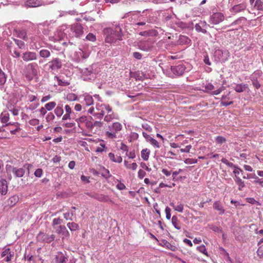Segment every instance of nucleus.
<instances>
[{
  "label": "nucleus",
  "mask_w": 263,
  "mask_h": 263,
  "mask_svg": "<svg viewBox=\"0 0 263 263\" xmlns=\"http://www.w3.org/2000/svg\"><path fill=\"white\" fill-rule=\"evenodd\" d=\"M103 32L106 35L105 42L106 43H111L117 40H122V30L119 27H116L115 30H114L111 28H105Z\"/></svg>",
  "instance_id": "f257e3e1"
},
{
  "label": "nucleus",
  "mask_w": 263,
  "mask_h": 263,
  "mask_svg": "<svg viewBox=\"0 0 263 263\" xmlns=\"http://www.w3.org/2000/svg\"><path fill=\"white\" fill-rule=\"evenodd\" d=\"M123 128L120 122H115L109 125L105 132V136L110 139H116L119 138L118 134Z\"/></svg>",
  "instance_id": "f03ea898"
},
{
  "label": "nucleus",
  "mask_w": 263,
  "mask_h": 263,
  "mask_svg": "<svg viewBox=\"0 0 263 263\" xmlns=\"http://www.w3.org/2000/svg\"><path fill=\"white\" fill-rule=\"evenodd\" d=\"M37 65L34 63L25 65L23 69V75L28 81H31L37 75Z\"/></svg>",
  "instance_id": "7ed1b4c3"
},
{
  "label": "nucleus",
  "mask_w": 263,
  "mask_h": 263,
  "mask_svg": "<svg viewBox=\"0 0 263 263\" xmlns=\"http://www.w3.org/2000/svg\"><path fill=\"white\" fill-rule=\"evenodd\" d=\"M108 114L111 112V107L108 104H97L96 106V112L94 117L97 119H101L104 116L105 112Z\"/></svg>",
  "instance_id": "20e7f679"
},
{
  "label": "nucleus",
  "mask_w": 263,
  "mask_h": 263,
  "mask_svg": "<svg viewBox=\"0 0 263 263\" xmlns=\"http://www.w3.org/2000/svg\"><path fill=\"white\" fill-rule=\"evenodd\" d=\"M76 121L77 122L78 126L81 128H82L83 126H85L87 129L91 130L93 127V123L91 121L88 120L85 116H82L79 118L76 119Z\"/></svg>",
  "instance_id": "39448f33"
},
{
  "label": "nucleus",
  "mask_w": 263,
  "mask_h": 263,
  "mask_svg": "<svg viewBox=\"0 0 263 263\" xmlns=\"http://www.w3.org/2000/svg\"><path fill=\"white\" fill-rule=\"evenodd\" d=\"M37 238L39 241L49 243L54 240V236L53 234H46L44 231H40Z\"/></svg>",
  "instance_id": "423d86ee"
},
{
  "label": "nucleus",
  "mask_w": 263,
  "mask_h": 263,
  "mask_svg": "<svg viewBox=\"0 0 263 263\" xmlns=\"http://www.w3.org/2000/svg\"><path fill=\"white\" fill-rule=\"evenodd\" d=\"M6 170L7 171L12 172L16 177H23L25 173V171L24 168H17L12 166L11 165H6Z\"/></svg>",
  "instance_id": "0eeeda50"
},
{
  "label": "nucleus",
  "mask_w": 263,
  "mask_h": 263,
  "mask_svg": "<svg viewBox=\"0 0 263 263\" xmlns=\"http://www.w3.org/2000/svg\"><path fill=\"white\" fill-rule=\"evenodd\" d=\"M224 20V15L220 12L214 13L210 17V22L213 24H218Z\"/></svg>",
  "instance_id": "6e6552de"
},
{
  "label": "nucleus",
  "mask_w": 263,
  "mask_h": 263,
  "mask_svg": "<svg viewBox=\"0 0 263 263\" xmlns=\"http://www.w3.org/2000/svg\"><path fill=\"white\" fill-rule=\"evenodd\" d=\"M22 58L25 62L35 61L37 59V55L34 52L26 51L22 54Z\"/></svg>",
  "instance_id": "1a4fd4ad"
},
{
  "label": "nucleus",
  "mask_w": 263,
  "mask_h": 263,
  "mask_svg": "<svg viewBox=\"0 0 263 263\" xmlns=\"http://www.w3.org/2000/svg\"><path fill=\"white\" fill-rule=\"evenodd\" d=\"M48 64L49 68L54 71L60 69L62 65L61 61L58 58L52 59Z\"/></svg>",
  "instance_id": "9d476101"
},
{
  "label": "nucleus",
  "mask_w": 263,
  "mask_h": 263,
  "mask_svg": "<svg viewBox=\"0 0 263 263\" xmlns=\"http://www.w3.org/2000/svg\"><path fill=\"white\" fill-rule=\"evenodd\" d=\"M71 29L75 33V36L77 37H81L84 33L83 28L80 24L73 25Z\"/></svg>",
  "instance_id": "9b49d317"
},
{
  "label": "nucleus",
  "mask_w": 263,
  "mask_h": 263,
  "mask_svg": "<svg viewBox=\"0 0 263 263\" xmlns=\"http://www.w3.org/2000/svg\"><path fill=\"white\" fill-rule=\"evenodd\" d=\"M185 70V67L184 65L182 64H179L177 66L171 67V71L176 76L182 75L184 73Z\"/></svg>",
  "instance_id": "f8f14e48"
},
{
  "label": "nucleus",
  "mask_w": 263,
  "mask_h": 263,
  "mask_svg": "<svg viewBox=\"0 0 263 263\" xmlns=\"http://www.w3.org/2000/svg\"><path fill=\"white\" fill-rule=\"evenodd\" d=\"M53 227L54 229L58 230H63L66 229V227L64 226L63 220L60 218H54L53 220Z\"/></svg>",
  "instance_id": "ddd939ff"
},
{
  "label": "nucleus",
  "mask_w": 263,
  "mask_h": 263,
  "mask_svg": "<svg viewBox=\"0 0 263 263\" xmlns=\"http://www.w3.org/2000/svg\"><path fill=\"white\" fill-rule=\"evenodd\" d=\"M142 135L143 137L145 138L147 142L151 143V144L156 148H160V145L159 143L155 139L152 138L150 135H148L147 133L145 132L142 133Z\"/></svg>",
  "instance_id": "4468645a"
},
{
  "label": "nucleus",
  "mask_w": 263,
  "mask_h": 263,
  "mask_svg": "<svg viewBox=\"0 0 263 263\" xmlns=\"http://www.w3.org/2000/svg\"><path fill=\"white\" fill-rule=\"evenodd\" d=\"M8 192V183L6 179L0 180V193L1 195H5Z\"/></svg>",
  "instance_id": "2eb2a0df"
},
{
  "label": "nucleus",
  "mask_w": 263,
  "mask_h": 263,
  "mask_svg": "<svg viewBox=\"0 0 263 263\" xmlns=\"http://www.w3.org/2000/svg\"><path fill=\"white\" fill-rule=\"evenodd\" d=\"M0 119L2 123L5 124L3 126H6L8 125L11 124V122L8 123L9 120V114L6 111H3L1 113Z\"/></svg>",
  "instance_id": "dca6fc26"
},
{
  "label": "nucleus",
  "mask_w": 263,
  "mask_h": 263,
  "mask_svg": "<svg viewBox=\"0 0 263 263\" xmlns=\"http://www.w3.org/2000/svg\"><path fill=\"white\" fill-rule=\"evenodd\" d=\"M213 209L217 211L219 215H223L225 212L223 206L220 201H216L213 205Z\"/></svg>",
  "instance_id": "f3484780"
},
{
  "label": "nucleus",
  "mask_w": 263,
  "mask_h": 263,
  "mask_svg": "<svg viewBox=\"0 0 263 263\" xmlns=\"http://www.w3.org/2000/svg\"><path fill=\"white\" fill-rule=\"evenodd\" d=\"M56 263H65L67 260V257L62 252H59L55 256Z\"/></svg>",
  "instance_id": "a211bd4d"
},
{
  "label": "nucleus",
  "mask_w": 263,
  "mask_h": 263,
  "mask_svg": "<svg viewBox=\"0 0 263 263\" xmlns=\"http://www.w3.org/2000/svg\"><path fill=\"white\" fill-rule=\"evenodd\" d=\"M41 2L39 0H27L25 3L26 7H36L41 5Z\"/></svg>",
  "instance_id": "6ab92c4d"
},
{
  "label": "nucleus",
  "mask_w": 263,
  "mask_h": 263,
  "mask_svg": "<svg viewBox=\"0 0 263 263\" xmlns=\"http://www.w3.org/2000/svg\"><path fill=\"white\" fill-rule=\"evenodd\" d=\"M66 111L65 114L62 117V120L64 121L70 120V116L72 112L71 108L69 105H66L64 107Z\"/></svg>",
  "instance_id": "aec40b11"
},
{
  "label": "nucleus",
  "mask_w": 263,
  "mask_h": 263,
  "mask_svg": "<svg viewBox=\"0 0 263 263\" xmlns=\"http://www.w3.org/2000/svg\"><path fill=\"white\" fill-rule=\"evenodd\" d=\"M114 119H118V116L111 111V112L104 116V120L106 122H110Z\"/></svg>",
  "instance_id": "412c9836"
},
{
  "label": "nucleus",
  "mask_w": 263,
  "mask_h": 263,
  "mask_svg": "<svg viewBox=\"0 0 263 263\" xmlns=\"http://www.w3.org/2000/svg\"><path fill=\"white\" fill-rule=\"evenodd\" d=\"M108 157L111 161L114 162L120 163L122 161V158L121 156L115 155L112 153L108 154Z\"/></svg>",
  "instance_id": "4be33fe9"
},
{
  "label": "nucleus",
  "mask_w": 263,
  "mask_h": 263,
  "mask_svg": "<svg viewBox=\"0 0 263 263\" xmlns=\"http://www.w3.org/2000/svg\"><path fill=\"white\" fill-rule=\"evenodd\" d=\"M161 245L172 251L175 252L177 250V248L175 246L171 244L167 240L164 239L162 240Z\"/></svg>",
  "instance_id": "5701e85b"
},
{
  "label": "nucleus",
  "mask_w": 263,
  "mask_h": 263,
  "mask_svg": "<svg viewBox=\"0 0 263 263\" xmlns=\"http://www.w3.org/2000/svg\"><path fill=\"white\" fill-rule=\"evenodd\" d=\"M234 179L236 184L238 186V190L241 191L242 189L245 186L244 181L238 176H234Z\"/></svg>",
  "instance_id": "b1692460"
},
{
  "label": "nucleus",
  "mask_w": 263,
  "mask_h": 263,
  "mask_svg": "<svg viewBox=\"0 0 263 263\" xmlns=\"http://www.w3.org/2000/svg\"><path fill=\"white\" fill-rule=\"evenodd\" d=\"M124 164L125 167L127 169L132 170L133 171H135L137 168L138 165L136 163H129L127 160H125L124 161Z\"/></svg>",
  "instance_id": "393cba45"
},
{
  "label": "nucleus",
  "mask_w": 263,
  "mask_h": 263,
  "mask_svg": "<svg viewBox=\"0 0 263 263\" xmlns=\"http://www.w3.org/2000/svg\"><path fill=\"white\" fill-rule=\"evenodd\" d=\"M254 8L259 11L262 15L263 12V2L261 0H256L255 1Z\"/></svg>",
  "instance_id": "a878e982"
},
{
  "label": "nucleus",
  "mask_w": 263,
  "mask_h": 263,
  "mask_svg": "<svg viewBox=\"0 0 263 263\" xmlns=\"http://www.w3.org/2000/svg\"><path fill=\"white\" fill-rule=\"evenodd\" d=\"M18 201V196H12L10 197L7 200L8 205L12 207L15 205Z\"/></svg>",
  "instance_id": "bb28decb"
},
{
  "label": "nucleus",
  "mask_w": 263,
  "mask_h": 263,
  "mask_svg": "<svg viewBox=\"0 0 263 263\" xmlns=\"http://www.w3.org/2000/svg\"><path fill=\"white\" fill-rule=\"evenodd\" d=\"M246 8V6L243 4H240L238 5H235L232 8V11L235 13H238L242 10H245Z\"/></svg>",
  "instance_id": "cd10ccee"
},
{
  "label": "nucleus",
  "mask_w": 263,
  "mask_h": 263,
  "mask_svg": "<svg viewBox=\"0 0 263 263\" xmlns=\"http://www.w3.org/2000/svg\"><path fill=\"white\" fill-rule=\"evenodd\" d=\"M150 153V150L147 148L142 149L141 152V156L142 159L144 160V161L148 160Z\"/></svg>",
  "instance_id": "c85d7f7f"
},
{
  "label": "nucleus",
  "mask_w": 263,
  "mask_h": 263,
  "mask_svg": "<svg viewBox=\"0 0 263 263\" xmlns=\"http://www.w3.org/2000/svg\"><path fill=\"white\" fill-rule=\"evenodd\" d=\"M248 88V86L246 84H237L234 87V90L237 92H241L245 90L246 89Z\"/></svg>",
  "instance_id": "c756f323"
},
{
  "label": "nucleus",
  "mask_w": 263,
  "mask_h": 263,
  "mask_svg": "<svg viewBox=\"0 0 263 263\" xmlns=\"http://www.w3.org/2000/svg\"><path fill=\"white\" fill-rule=\"evenodd\" d=\"M172 222L174 227L178 230L181 229V224L180 221L178 220V218L176 216H173L172 218Z\"/></svg>",
  "instance_id": "7c9ffc66"
},
{
  "label": "nucleus",
  "mask_w": 263,
  "mask_h": 263,
  "mask_svg": "<svg viewBox=\"0 0 263 263\" xmlns=\"http://www.w3.org/2000/svg\"><path fill=\"white\" fill-rule=\"evenodd\" d=\"M54 112L58 117H61L64 113V110L63 109L62 105L60 106L59 105L57 106L54 109Z\"/></svg>",
  "instance_id": "2f4dec72"
},
{
  "label": "nucleus",
  "mask_w": 263,
  "mask_h": 263,
  "mask_svg": "<svg viewBox=\"0 0 263 263\" xmlns=\"http://www.w3.org/2000/svg\"><path fill=\"white\" fill-rule=\"evenodd\" d=\"M258 245L259 247L257 251V254L259 256L263 257V238L260 239Z\"/></svg>",
  "instance_id": "473e14b6"
},
{
  "label": "nucleus",
  "mask_w": 263,
  "mask_h": 263,
  "mask_svg": "<svg viewBox=\"0 0 263 263\" xmlns=\"http://www.w3.org/2000/svg\"><path fill=\"white\" fill-rule=\"evenodd\" d=\"M40 55L43 58H47L50 56V52L47 49H42L40 51Z\"/></svg>",
  "instance_id": "72a5a7b5"
},
{
  "label": "nucleus",
  "mask_w": 263,
  "mask_h": 263,
  "mask_svg": "<svg viewBox=\"0 0 263 263\" xmlns=\"http://www.w3.org/2000/svg\"><path fill=\"white\" fill-rule=\"evenodd\" d=\"M233 234L237 240L240 241L243 240L244 236L241 231H234Z\"/></svg>",
  "instance_id": "f704fd0d"
},
{
  "label": "nucleus",
  "mask_w": 263,
  "mask_h": 263,
  "mask_svg": "<svg viewBox=\"0 0 263 263\" xmlns=\"http://www.w3.org/2000/svg\"><path fill=\"white\" fill-rule=\"evenodd\" d=\"M170 205L172 206L175 211H177L180 213L183 212L184 206L183 204L182 203H180L178 205L175 206L174 203L172 202L170 203Z\"/></svg>",
  "instance_id": "c9c22d12"
},
{
  "label": "nucleus",
  "mask_w": 263,
  "mask_h": 263,
  "mask_svg": "<svg viewBox=\"0 0 263 263\" xmlns=\"http://www.w3.org/2000/svg\"><path fill=\"white\" fill-rule=\"evenodd\" d=\"M84 101L87 106H90L93 103V99L92 96L90 95H87L84 97Z\"/></svg>",
  "instance_id": "e433bc0d"
},
{
  "label": "nucleus",
  "mask_w": 263,
  "mask_h": 263,
  "mask_svg": "<svg viewBox=\"0 0 263 263\" xmlns=\"http://www.w3.org/2000/svg\"><path fill=\"white\" fill-rule=\"evenodd\" d=\"M55 106L56 103L55 102H50L45 105V107L48 111L52 110L55 107Z\"/></svg>",
  "instance_id": "4c0bfd02"
},
{
  "label": "nucleus",
  "mask_w": 263,
  "mask_h": 263,
  "mask_svg": "<svg viewBox=\"0 0 263 263\" xmlns=\"http://www.w3.org/2000/svg\"><path fill=\"white\" fill-rule=\"evenodd\" d=\"M6 81V77L5 73L0 68V86L5 84Z\"/></svg>",
  "instance_id": "58836bf2"
},
{
  "label": "nucleus",
  "mask_w": 263,
  "mask_h": 263,
  "mask_svg": "<svg viewBox=\"0 0 263 263\" xmlns=\"http://www.w3.org/2000/svg\"><path fill=\"white\" fill-rule=\"evenodd\" d=\"M97 200L100 201L106 202L108 200L107 196L104 195H96L95 197Z\"/></svg>",
  "instance_id": "ea45409f"
},
{
  "label": "nucleus",
  "mask_w": 263,
  "mask_h": 263,
  "mask_svg": "<svg viewBox=\"0 0 263 263\" xmlns=\"http://www.w3.org/2000/svg\"><path fill=\"white\" fill-rule=\"evenodd\" d=\"M67 226L70 230H76L79 228L78 224L74 222H68Z\"/></svg>",
  "instance_id": "a19ab883"
},
{
  "label": "nucleus",
  "mask_w": 263,
  "mask_h": 263,
  "mask_svg": "<svg viewBox=\"0 0 263 263\" xmlns=\"http://www.w3.org/2000/svg\"><path fill=\"white\" fill-rule=\"evenodd\" d=\"M66 99L69 101H73L78 100V97L74 93H70L67 95Z\"/></svg>",
  "instance_id": "79ce46f5"
},
{
  "label": "nucleus",
  "mask_w": 263,
  "mask_h": 263,
  "mask_svg": "<svg viewBox=\"0 0 263 263\" xmlns=\"http://www.w3.org/2000/svg\"><path fill=\"white\" fill-rule=\"evenodd\" d=\"M215 141L216 143L218 144H222L225 142H226V139L222 136H217L215 138Z\"/></svg>",
  "instance_id": "37998d69"
},
{
  "label": "nucleus",
  "mask_w": 263,
  "mask_h": 263,
  "mask_svg": "<svg viewBox=\"0 0 263 263\" xmlns=\"http://www.w3.org/2000/svg\"><path fill=\"white\" fill-rule=\"evenodd\" d=\"M179 41L180 43L184 44H189L191 42L190 39L185 36H180Z\"/></svg>",
  "instance_id": "c03bdc74"
},
{
  "label": "nucleus",
  "mask_w": 263,
  "mask_h": 263,
  "mask_svg": "<svg viewBox=\"0 0 263 263\" xmlns=\"http://www.w3.org/2000/svg\"><path fill=\"white\" fill-rule=\"evenodd\" d=\"M197 250L200 252L208 255V252L204 245H201L197 247Z\"/></svg>",
  "instance_id": "a18cd8bd"
},
{
  "label": "nucleus",
  "mask_w": 263,
  "mask_h": 263,
  "mask_svg": "<svg viewBox=\"0 0 263 263\" xmlns=\"http://www.w3.org/2000/svg\"><path fill=\"white\" fill-rule=\"evenodd\" d=\"M225 88V87L222 85L219 88L216 90L212 91L210 93L212 95H218L224 90Z\"/></svg>",
  "instance_id": "49530a36"
},
{
  "label": "nucleus",
  "mask_w": 263,
  "mask_h": 263,
  "mask_svg": "<svg viewBox=\"0 0 263 263\" xmlns=\"http://www.w3.org/2000/svg\"><path fill=\"white\" fill-rule=\"evenodd\" d=\"M55 118V116L54 115V114L50 112H49L46 117V120L47 122H50L52 121H53Z\"/></svg>",
  "instance_id": "de8ad7c7"
},
{
  "label": "nucleus",
  "mask_w": 263,
  "mask_h": 263,
  "mask_svg": "<svg viewBox=\"0 0 263 263\" xmlns=\"http://www.w3.org/2000/svg\"><path fill=\"white\" fill-rule=\"evenodd\" d=\"M205 90H204L205 92H210V91L214 89V86L211 83H209L206 85L204 87Z\"/></svg>",
  "instance_id": "09e8293b"
},
{
  "label": "nucleus",
  "mask_w": 263,
  "mask_h": 263,
  "mask_svg": "<svg viewBox=\"0 0 263 263\" xmlns=\"http://www.w3.org/2000/svg\"><path fill=\"white\" fill-rule=\"evenodd\" d=\"M40 120L37 119L33 118L29 120V123L32 126H35L39 124Z\"/></svg>",
  "instance_id": "8fccbe9b"
},
{
  "label": "nucleus",
  "mask_w": 263,
  "mask_h": 263,
  "mask_svg": "<svg viewBox=\"0 0 263 263\" xmlns=\"http://www.w3.org/2000/svg\"><path fill=\"white\" fill-rule=\"evenodd\" d=\"M197 162V159H191V158H187V159H185V160H184V163L185 164H194V163H196Z\"/></svg>",
  "instance_id": "3c124183"
},
{
  "label": "nucleus",
  "mask_w": 263,
  "mask_h": 263,
  "mask_svg": "<svg viewBox=\"0 0 263 263\" xmlns=\"http://www.w3.org/2000/svg\"><path fill=\"white\" fill-rule=\"evenodd\" d=\"M14 42L20 48L24 47L25 43L23 41L17 39H14Z\"/></svg>",
  "instance_id": "603ef678"
},
{
  "label": "nucleus",
  "mask_w": 263,
  "mask_h": 263,
  "mask_svg": "<svg viewBox=\"0 0 263 263\" xmlns=\"http://www.w3.org/2000/svg\"><path fill=\"white\" fill-rule=\"evenodd\" d=\"M86 38L87 40L92 42H94L96 39V36L91 33H89L88 34H87Z\"/></svg>",
  "instance_id": "864d4df0"
},
{
  "label": "nucleus",
  "mask_w": 263,
  "mask_h": 263,
  "mask_svg": "<svg viewBox=\"0 0 263 263\" xmlns=\"http://www.w3.org/2000/svg\"><path fill=\"white\" fill-rule=\"evenodd\" d=\"M24 257L26 260L29 261H32L33 259V255L30 253L28 254L27 252L25 253Z\"/></svg>",
  "instance_id": "5fc2aeb1"
},
{
  "label": "nucleus",
  "mask_w": 263,
  "mask_h": 263,
  "mask_svg": "<svg viewBox=\"0 0 263 263\" xmlns=\"http://www.w3.org/2000/svg\"><path fill=\"white\" fill-rule=\"evenodd\" d=\"M171 210L169 207L167 206L165 208V212L166 213V217L168 220H170L171 219Z\"/></svg>",
  "instance_id": "6e6d98bb"
},
{
  "label": "nucleus",
  "mask_w": 263,
  "mask_h": 263,
  "mask_svg": "<svg viewBox=\"0 0 263 263\" xmlns=\"http://www.w3.org/2000/svg\"><path fill=\"white\" fill-rule=\"evenodd\" d=\"M43 174V170L41 168H37L34 172V175L36 177H41Z\"/></svg>",
  "instance_id": "4d7b16f0"
},
{
  "label": "nucleus",
  "mask_w": 263,
  "mask_h": 263,
  "mask_svg": "<svg viewBox=\"0 0 263 263\" xmlns=\"http://www.w3.org/2000/svg\"><path fill=\"white\" fill-rule=\"evenodd\" d=\"M127 156L129 159H134L136 157V154L134 150L126 153Z\"/></svg>",
  "instance_id": "13d9d810"
},
{
  "label": "nucleus",
  "mask_w": 263,
  "mask_h": 263,
  "mask_svg": "<svg viewBox=\"0 0 263 263\" xmlns=\"http://www.w3.org/2000/svg\"><path fill=\"white\" fill-rule=\"evenodd\" d=\"M192 148V146L191 145H187L185 148H181L180 152L182 153H190V151L191 148Z\"/></svg>",
  "instance_id": "bf43d9fd"
},
{
  "label": "nucleus",
  "mask_w": 263,
  "mask_h": 263,
  "mask_svg": "<svg viewBox=\"0 0 263 263\" xmlns=\"http://www.w3.org/2000/svg\"><path fill=\"white\" fill-rule=\"evenodd\" d=\"M116 187L119 190H123L126 189L125 185L122 182H119L116 185Z\"/></svg>",
  "instance_id": "052dcab7"
},
{
  "label": "nucleus",
  "mask_w": 263,
  "mask_h": 263,
  "mask_svg": "<svg viewBox=\"0 0 263 263\" xmlns=\"http://www.w3.org/2000/svg\"><path fill=\"white\" fill-rule=\"evenodd\" d=\"M8 255L5 259V260L6 262H9L12 259V258L14 256V252L11 251L10 253H9Z\"/></svg>",
  "instance_id": "680f3d73"
},
{
  "label": "nucleus",
  "mask_w": 263,
  "mask_h": 263,
  "mask_svg": "<svg viewBox=\"0 0 263 263\" xmlns=\"http://www.w3.org/2000/svg\"><path fill=\"white\" fill-rule=\"evenodd\" d=\"M102 175L106 178H109L111 176V175L110 174L109 170L106 168H104V172Z\"/></svg>",
  "instance_id": "e2e57ef3"
},
{
  "label": "nucleus",
  "mask_w": 263,
  "mask_h": 263,
  "mask_svg": "<svg viewBox=\"0 0 263 263\" xmlns=\"http://www.w3.org/2000/svg\"><path fill=\"white\" fill-rule=\"evenodd\" d=\"M63 215L64 217L67 220L71 218L72 216V213H70V212H67L65 213H64Z\"/></svg>",
  "instance_id": "0e129e2a"
},
{
  "label": "nucleus",
  "mask_w": 263,
  "mask_h": 263,
  "mask_svg": "<svg viewBox=\"0 0 263 263\" xmlns=\"http://www.w3.org/2000/svg\"><path fill=\"white\" fill-rule=\"evenodd\" d=\"M252 84L256 89H258L260 87L259 82L256 80H252Z\"/></svg>",
  "instance_id": "69168bd1"
},
{
  "label": "nucleus",
  "mask_w": 263,
  "mask_h": 263,
  "mask_svg": "<svg viewBox=\"0 0 263 263\" xmlns=\"http://www.w3.org/2000/svg\"><path fill=\"white\" fill-rule=\"evenodd\" d=\"M10 250L9 248H6L2 252V254H1V256L2 257H4L6 255H8L9 253H10Z\"/></svg>",
  "instance_id": "338daca9"
},
{
  "label": "nucleus",
  "mask_w": 263,
  "mask_h": 263,
  "mask_svg": "<svg viewBox=\"0 0 263 263\" xmlns=\"http://www.w3.org/2000/svg\"><path fill=\"white\" fill-rule=\"evenodd\" d=\"M146 175V173L142 170H140L138 172V177L140 179H142Z\"/></svg>",
  "instance_id": "774afa93"
}]
</instances>
